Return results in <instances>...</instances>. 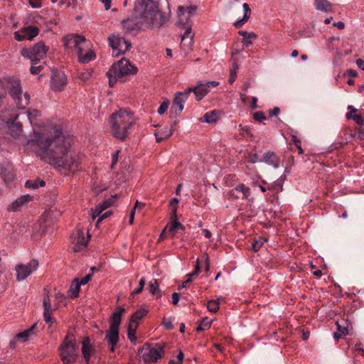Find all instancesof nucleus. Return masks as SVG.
I'll use <instances>...</instances> for the list:
<instances>
[{
	"instance_id": "obj_1",
	"label": "nucleus",
	"mask_w": 364,
	"mask_h": 364,
	"mask_svg": "<svg viewBox=\"0 0 364 364\" xmlns=\"http://www.w3.org/2000/svg\"><path fill=\"white\" fill-rule=\"evenodd\" d=\"M71 144L72 139L63 134L60 126H55L49 129L33 130L26 146L54 167L75 172L80 169L81 156L72 150Z\"/></svg>"
},
{
	"instance_id": "obj_2",
	"label": "nucleus",
	"mask_w": 364,
	"mask_h": 364,
	"mask_svg": "<svg viewBox=\"0 0 364 364\" xmlns=\"http://www.w3.org/2000/svg\"><path fill=\"white\" fill-rule=\"evenodd\" d=\"M166 17L154 0H137L134 4V16L122 22L127 33H137L143 29L161 26Z\"/></svg>"
},
{
	"instance_id": "obj_3",
	"label": "nucleus",
	"mask_w": 364,
	"mask_h": 364,
	"mask_svg": "<svg viewBox=\"0 0 364 364\" xmlns=\"http://www.w3.org/2000/svg\"><path fill=\"white\" fill-rule=\"evenodd\" d=\"M109 122L113 136L124 140L127 136L128 130L134 124V119L131 112L120 109L111 115Z\"/></svg>"
},
{
	"instance_id": "obj_4",
	"label": "nucleus",
	"mask_w": 364,
	"mask_h": 364,
	"mask_svg": "<svg viewBox=\"0 0 364 364\" xmlns=\"http://www.w3.org/2000/svg\"><path fill=\"white\" fill-rule=\"evenodd\" d=\"M64 46L65 48L74 47L77 50V54L80 62L82 63H87L91 60L95 59L96 55L95 52L89 49L85 53L82 44L86 43V38L81 35L70 34L63 38Z\"/></svg>"
},
{
	"instance_id": "obj_5",
	"label": "nucleus",
	"mask_w": 364,
	"mask_h": 364,
	"mask_svg": "<svg viewBox=\"0 0 364 364\" xmlns=\"http://www.w3.org/2000/svg\"><path fill=\"white\" fill-rule=\"evenodd\" d=\"M137 68L131 62L126 59L122 58L117 63L113 64L107 73L109 78V85L110 87L114 86L115 82L123 77L135 74Z\"/></svg>"
},
{
	"instance_id": "obj_6",
	"label": "nucleus",
	"mask_w": 364,
	"mask_h": 364,
	"mask_svg": "<svg viewBox=\"0 0 364 364\" xmlns=\"http://www.w3.org/2000/svg\"><path fill=\"white\" fill-rule=\"evenodd\" d=\"M125 312L124 308H119L113 313L110 319L109 328L105 335V340L109 346L110 350L114 352L119 342V329L122 321V316Z\"/></svg>"
},
{
	"instance_id": "obj_7",
	"label": "nucleus",
	"mask_w": 364,
	"mask_h": 364,
	"mask_svg": "<svg viewBox=\"0 0 364 364\" xmlns=\"http://www.w3.org/2000/svg\"><path fill=\"white\" fill-rule=\"evenodd\" d=\"M8 90L18 109H25L30 103V95L28 92L23 94L20 80L13 77H9Z\"/></svg>"
},
{
	"instance_id": "obj_8",
	"label": "nucleus",
	"mask_w": 364,
	"mask_h": 364,
	"mask_svg": "<svg viewBox=\"0 0 364 364\" xmlns=\"http://www.w3.org/2000/svg\"><path fill=\"white\" fill-rule=\"evenodd\" d=\"M60 356L63 364H70L77 359V353L75 338L71 332H68L59 347Z\"/></svg>"
},
{
	"instance_id": "obj_9",
	"label": "nucleus",
	"mask_w": 364,
	"mask_h": 364,
	"mask_svg": "<svg viewBox=\"0 0 364 364\" xmlns=\"http://www.w3.org/2000/svg\"><path fill=\"white\" fill-rule=\"evenodd\" d=\"M48 50V48L44 43L40 41L30 48H23L21 50V54L23 57L29 58L32 64H36L43 58Z\"/></svg>"
},
{
	"instance_id": "obj_10",
	"label": "nucleus",
	"mask_w": 364,
	"mask_h": 364,
	"mask_svg": "<svg viewBox=\"0 0 364 364\" xmlns=\"http://www.w3.org/2000/svg\"><path fill=\"white\" fill-rule=\"evenodd\" d=\"M109 43L113 49V55L115 57L124 54L132 47L130 41L114 34L109 37Z\"/></svg>"
},
{
	"instance_id": "obj_11",
	"label": "nucleus",
	"mask_w": 364,
	"mask_h": 364,
	"mask_svg": "<svg viewBox=\"0 0 364 364\" xmlns=\"http://www.w3.org/2000/svg\"><path fill=\"white\" fill-rule=\"evenodd\" d=\"M38 267V261L36 259H31L27 264H18L15 267L16 272V280L23 282L33 272L37 270Z\"/></svg>"
},
{
	"instance_id": "obj_12",
	"label": "nucleus",
	"mask_w": 364,
	"mask_h": 364,
	"mask_svg": "<svg viewBox=\"0 0 364 364\" xmlns=\"http://www.w3.org/2000/svg\"><path fill=\"white\" fill-rule=\"evenodd\" d=\"M67 84V77L64 72L55 69L52 70L50 82V88L54 91H61Z\"/></svg>"
},
{
	"instance_id": "obj_13",
	"label": "nucleus",
	"mask_w": 364,
	"mask_h": 364,
	"mask_svg": "<svg viewBox=\"0 0 364 364\" xmlns=\"http://www.w3.org/2000/svg\"><path fill=\"white\" fill-rule=\"evenodd\" d=\"M197 9L198 7L196 6H179L178 8L179 18L178 23L181 25L188 23L189 21V16L194 14Z\"/></svg>"
},
{
	"instance_id": "obj_14",
	"label": "nucleus",
	"mask_w": 364,
	"mask_h": 364,
	"mask_svg": "<svg viewBox=\"0 0 364 364\" xmlns=\"http://www.w3.org/2000/svg\"><path fill=\"white\" fill-rule=\"evenodd\" d=\"M185 31L181 36V45L182 48L187 50H191L193 44L194 34L192 33L191 24L186 23L183 25Z\"/></svg>"
},
{
	"instance_id": "obj_15",
	"label": "nucleus",
	"mask_w": 364,
	"mask_h": 364,
	"mask_svg": "<svg viewBox=\"0 0 364 364\" xmlns=\"http://www.w3.org/2000/svg\"><path fill=\"white\" fill-rule=\"evenodd\" d=\"M186 100V97L181 96V93H176L171 107V111L174 114L175 117H177L181 113Z\"/></svg>"
},
{
	"instance_id": "obj_16",
	"label": "nucleus",
	"mask_w": 364,
	"mask_h": 364,
	"mask_svg": "<svg viewBox=\"0 0 364 364\" xmlns=\"http://www.w3.org/2000/svg\"><path fill=\"white\" fill-rule=\"evenodd\" d=\"M163 353V347L160 345H156L154 347L149 348L144 355L149 361L156 363L161 357Z\"/></svg>"
},
{
	"instance_id": "obj_17",
	"label": "nucleus",
	"mask_w": 364,
	"mask_h": 364,
	"mask_svg": "<svg viewBox=\"0 0 364 364\" xmlns=\"http://www.w3.org/2000/svg\"><path fill=\"white\" fill-rule=\"evenodd\" d=\"M261 162H264L269 166H273L274 168H277L279 166L280 160L274 152L267 151L262 156V159H260Z\"/></svg>"
},
{
	"instance_id": "obj_18",
	"label": "nucleus",
	"mask_w": 364,
	"mask_h": 364,
	"mask_svg": "<svg viewBox=\"0 0 364 364\" xmlns=\"http://www.w3.org/2000/svg\"><path fill=\"white\" fill-rule=\"evenodd\" d=\"M87 242L88 239L85 238L84 232L82 230H78L76 237L75 238L73 251L79 252L84 250L86 247Z\"/></svg>"
},
{
	"instance_id": "obj_19",
	"label": "nucleus",
	"mask_w": 364,
	"mask_h": 364,
	"mask_svg": "<svg viewBox=\"0 0 364 364\" xmlns=\"http://www.w3.org/2000/svg\"><path fill=\"white\" fill-rule=\"evenodd\" d=\"M43 305L44 320L47 323H52L53 322V318L52 317V308L50 300L48 295L44 296Z\"/></svg>"
},
{
	"instance_id": "obj_20",
	"label": "nucleus",
	"mask_w": 364,
	"mask_h": 364,
	"mask_svg": "<svg viewBox=\"0 0 364 364\" xmlns=\"http://www.w3.org/2000/svg\"><path fill=\"white\" fill-rule=\"evenodd\" d=\"M31 199V197L30 195H24L21 196L20 198L15 200L14 202H12L7 208V210L11 211H18L21 209V208L28 203Z\"/></svg>"
},
{
	"instance_id": "obj_21",
	"label": "nucleus",
	"mask_w": 364,
	"mask_h": 364,
	"mask_svg": "<svg viewBox=\"0 0 364 364\" xmlns=\"http://www.w3.org/2000/svg\"><path fill=\"white\" fill-rule=\"evenodd\" d=\"M113 203H114V200L112 198H107V199L105 200L103 202L99 203L96 206V208L94 210H92V218L95 219L97 217H98L103 210H105V209L110 207Z\"/></svg>"
},
{
	"instance_id": "obj_22",
	"label": "nucleus",
	"mask_w": 364,
	"mask_h": 364,
	"mask_svg": "<svg viewBox=\"0 0 364 364\" xmlns=\"http://www.w3.org/2000/svg\"><path fill=\"white\" fill-rule=\"evenodd\" d=\"M243 9V16L242 18H238L233 23L235 28H241L250 18L251 14V9L247 3H244L242 5Z\"/></svg>"
},
{
	"instance_id": "obj_23",
	"label": "nucleus",
	"mask_w": 364,
	"mask_h": 364,
	"mask_svg": "<svg viewBox=\"0 0 364 364\" xmlns=\"http://www.w3.org/2000/svg\"><path fill=\"white\" fill-rule=\"evenodd\" d=\"M183 229V226L178 221L176 215V207L173 208V213L171 216V226L169 228V232L172 235H175L178 229Z\"/></svg>"
},
{
	"instance_id": "obj_24",
	"label": "nucleus",
	"mask_w": 364,
	"mask_h": 364,
	"mask_svg": "<svg viewBox=\"0 0 364 364\" xmlns=\"http://www.w3.org/2000/svg\"><path fill=\"white\" fill-rule=\"evenodd\" d=\"M0 174L6 184L14 179V174L9 163L0 167Z\"/></svg>"
},
{
	"instance_id": "obj_25",
	"label": "nucleus",
	"mask_w": 364,
	"mask_h": 364,
	"mask_svg": "<svg viewBox=\"0 0 364 364\" xmlns=\"http://www.w3.org/2000/svg\"><path fill=\"white\" fill-rule=\"evenodd\" d=\"M238 33L240 36L243 37L242 43L246 47L251 46L252 44V40H255L257 38V35L254 32L240 31Z\"/></svg>"
},
{
	"instance_id": "obj_26",
	"label": "nucleus",
	"mask_w": 364,
	"mask_h": 364,
	"mask_svg": "<svg viewBox=\"0 0 364 364\" xmlns=\"http://www.w3.org/2000/svg\"><path fill=\"white\" fill-rule=\"evenodd\" d=\"M80 283H79V279L75 278L73 282L71 283L69 290L68 291V296L75 299L77 298L79 295V291L80 289Z\"/></svg>"
},
{
	"instance_id": "obj_27",
	"label": "nucleus",
	"mask_w": 364,
	"mask_h": 364,
	"mask_svg": "<svg viewBox=\"0 0 364 364\" xmlns=\"http://www.w3.org/2000/svg\"><path fill=\"white\" fill-rule=\"evenodd\" d=\"M220 113V111L218 110H212L210 112H206L203 119H200V120L201 122H205L208 124H214L215 123L218 119H219V114Z\"/></svg>"
},
{
	"instance_id": "obj_28",
	"label": "nucleus",
	"mask_w": 364,
	"mask_h": 364,
	"mask_svg": "<svg viewBox=\"0 0 364 364\" xmlns=\"http://www.w3.org/2000/svg\"><path fill=\"white\" fill-rule=\"evenodd\" d=\"M91 344L88 337L85 338L82 343V354L86 361H88L91 356Z\"/></svg>"
},
{
	"instance_id": "obj_29",
	"label": "nucleus",
	"mask_w": 364,
	"mask_h": 364,
	"mask_svg": "<svg viewBox=\"0 0 364 364\" xmlns=\"http://www.w3.org/2000/svg\"><path fill=\"white\" fill-rule=\"evenodd\" d=\"M196 99L198 101L202 100L208 92L209 90L204 83L194 87Z\"/></svg>"
},
{
	"instance_id": "obj_30",
	"label": "nucleus",
	"mask_w": 364,
	"mask_h": 364,
	"mask_svg": "<svg viewBox=\"0 0 364 364\" xmlns=\"http://www.w3.org/2000/svg\"><path fill=\"white\" fill-rule=\"evenodd\" d=\"M235 192H241L244 198H247L250 195V188L242 183L238 184L235 187L234 189L230 191L229 193V196L230 198L233 197L235 196Z\"/></svg>"
},
{
	"instance_id": "obj_31",
	"label": "nucleus",
	"mask_w": 364,
	"mask_h": 364,
	"mask_svg": "<svg viewBox=\"0 0 364 364\" xmlns=\"http://www.w3.org/2000/svg\"><path fill=\"white\" fill-rule=\"evenodd\" d=\"M23 36L26 40H32L33 38L38 35V28L36 26H27L22 29Z\"/></svg>"
},
{
	"instance_id": "obj_32",
	"label": "nucleus",
	"mask_w": 364,
	"mask_h": 364,
	"mask_svg": "<svg viewBox=\"0 0 364 364\" xmlns=\"http://www.w3.org/2000/svg\"><path fill=\"white\" fill-rule=\"evenodd\" d=\"M22 125L19 122L13 123L9 127V133L14 138H18L22 133Z\"/></svg>"
},
{
	"instance_id": "obj_33",
	"label": "nucleus",
	"mask_w": 364,
	"mask_h": 364,
	"mask_svg": "<svg viewBox=\"0 0 364 364\" xmlns=\"http://www.w3.org/2000/svg\"><path fill=\"white\" fill-rule=\"evenodd\" d=\"M139 323L137 322H129L127 330V336L132 343H135L136 337L135 336L136 329L138 328Z\"/></svg>"
},
{
	"instance_id": "obj_34",
	"label": "nucleus",
	"mask_w": 364,
	"mask_h": 364,
	"mask_svg": "<svg viewBox=\"0 0 364 364\" xmlns=\"http://www.w3.org/2000/svg\"><path fill=\"white\" fill-rule=\"evenodd\" d=\"M149 291L152 295L160 298L161 296V291L159 289V283L156 279H153L149 284Z\"/></svg>"
},
{
	"instance_id": "obj_35",
	"label": "nucleus",
	"mask_w": 364,
	"mask_h": 364,
	"mask_svg": "<svg viewBox=\"0 0 364 364\" xmlns=\"http://www.w3.org/2000/svg\"><path fill=\"white\" fill-rule=\"evenodd\" d=\"M314 6L316 9L324 12L330 10L331 4L327 0H315Z\"/></svg>"
},
{
	"instance_id": "obj_36",
	"label": "nucleus",
	"mask_w": 364,
	"mask_h": 364,
	"mask_svg": "<svg viewBox=\"0 0 364 364\" xmlns=\"http://www.w3.org/2000/svg\"><path fill=\"white\" fill-rule=\"evenodd\" d=\"M286 177L282 176L279 178L274 181L271 186L268 187V190H274L277 192L282 191L283 190V183Z\"/></svg>"
},
{
	"instance_id": "obj_37",
	"label": "nucleus",
	"mask_w": 364,
	"mask_h": 364,
	"mask_svg": "<svg viewBox=\"0 0 364 364\" xmlns=\"http://www.w3.org/2000/svg\"><path fill=\"white\" fill-rule=\"evenodd\" d=\"M148 311L144 309H140L134 312L130 318L129 322H139L146 314Z\"/></svg>"
},
{
	"instance_id": "obj_38",
	"label": "nucleus",
	"mask_w": 364,
	"mask_h": 364,
	"mask_svg": "<svg viewBox=\"0 0 364 364\" xmlns=\"http://www.w3.org/2000/svg\"><path fill=\"white\" fill-rule=\"evenodd\" d=\"M36 326V323L33 324L29 328H28L26 330H24L22 332L18 333L16 335V337L18 338H21L23 341H25L26 338H28V337H30V336H31L32 335L34 334L33 333V329L35 328Z\"/></svg>"
},
{
	"instance_id": "obj_39",
	"label": "nucleus",
	"mask_w": 364,
	"mask_h": 364,
	"mask_svg": "<svg viewBox=\"0 0 364 364\" xmlns=\"http://www.w3.org/2000/svg\"><path fill=\"white\" fill-rule=\"evenodd\" d=\"M211 323L212 321L210 320L208 317H205L200 321L198 326L196 328V331L200 332L205 329H208L210 328Z\"/></svg>"
},
{
	"instance_id": "obj_40",
	"label": "nucleus",
	"mask_w": 364,
	"mask_h": 364,
	"mask_svg": "<svg viewBox=\"0 0 364 364\" xmlns=\"http://www.w3.org/2000/svg\"><path fill=\"white\" fill-rule=\"evenodd\" d=\"M46 185L44 181L36 180V181H27L25 183L26 188L36 189L38 187H43Z\"/></svg>"
},
{
	"instance_id": "obj_41",
	"label": "nucleus",
	"mask_w": 364,
	"mask_h": 364,
	"mask_svg": "<svg viewBox=\"0 0 364 364\" xmlns=\"http://www.w3.org/2000/svg\"><path fill=\"white\" fill-rule=\"evenodd\" d=\"M267 241V238L264 237H259V239L256 240L252 245L251 249L255 252H258L262 246Z\"/></svg>"
},
{
	"instance_id": "obj_42",
	"label": "nucleus",
	"mask_w": 364,
	"mask_h": 364,
	"mask_svg": "<svg viewBox=\"0 0 364 364\" xmlns=\"http://www.w3.org/2000/svg\"><path fill=\"white\" fill-rule=\"evenodd\" d=\"M219 299L217 300H209L207 304L208 310L210 312L215 313L219 309Z\"/></svg>"
},
{
	"instance_id": "obj_43",
	"label": "nucleus",
	"mask_w": 364,
	"mask_h": 364,
	"mask_svg": "<svg viewBox=\"0 0 364 364\" xmlns=\"http://www.w3.org/2000/svg\"><path fill=\"white\" fill-rule=\"evenodd\" d=\"M40 116L41 112L38 109H32L27 112V117L31 124H33V120Z\"/></svg>"
},
{
	"instance_id": "obj_44",
	"label": "nucleus",
	"mask_w": 364,
	"mask_h": 364,
	"mask_svg": "<svg viewBox=\"0 0 364 364\" xmlns=\"http://www.w3.org/2000/svg\"><path fill=\"white\" fill-rule=\"evenodd\" d=\"M172 134H173V130L171 129H168L166 134H165L162 136L160 134V133L155 134L156 140L157 142H160V141L168 138L169 136H171L172 135Z\"/></svg>"
},
{
	"instance_id": "obj_45",
	"label": "nucleus",
	"mask_w": 364,
	"mask_h": 364,
	"mask_svg": "<svg viewBox=\"0 0 364 364\" xmlns=\"http://www.w3.org/2000/svg\"><path fill=\"white\" fill-rule=\"evenodd\" d=\"M162 325L167 330L173 329V318H171V317H169V318H164L163 321H162Z\"/></svg>"
},
{
	"instance_id": "obj_46",
	"label": "nucleus",
	"mask_w": 364,
	"mask_h": 364,
	"mask_svg": "<svg viewBox=\"0 0 364 364\" xmlns=\"http://www.w3.org/2000/svg\"><path fill=\"white\" fill-rule=\"evenodd\" d=\"M253 118L255 121L259 122L267 119L264 113L262 111L256 112L255 113H254Z\"/></svg>"
},
{
	"instance_id": "obj_47",
	"label": "nucleus",
	"mask_w": 364,
	"mask_h": 364,
	"mask_svg": "<svg viewBox=\"0 0 364 364\" xmlns=\"http://www.w3.org/2000/svg\"><path fill=\"white\" fill-rule=\"evenodd\" d=\"M145 283H146V280H145V278L142 277L139 282V286H138V288L136 289L132 293V295H135V294H138L139 293L141 292V291L143 290L144 289V287L145 285Z\"/></svg>"
},
{
	"instance_id": "obj_48",
	"label": "nucleus",
	"mask_w": 364,
	"mask_h": 364,
	"mask_svg": "<svg viewBox=\"0 0 364 364\" xmlns=\"http://www.w3.org/2000/svg\"><path fill=\"white\" fill-rule=\"evenodd\" d=\"M168 107V101L163 102L160 105V106L157 110L158 114H163L167 110Z\"/></svg>"
},
{
	"instance_id": "obj_49",
	"label": "nucleus",
	"mask_w": 364,
	"mask_h": 364,
	"mask_svg": "<svg viewBox=\"0 0 364 364\" xmlns=\"http://www.w3.org/2000/svg\"><path fill=\"white\" fill-rule=\"evenodd\" d=\"M120 151L117 150L114 151V153L112 156V164H111V168H113L114 166L117 164L118 159H119V154Z\"/></svg>"
},
{
	"instance_id": "obj_50",
	"label": "nucleus",
	"mask_w": 364,
	"mask_h": 364,
	"mask_svg": "<svg viewBox=\"0 0 364 364\" xmlns=\"http://www.w3.org/2000/svg\"><path fill=\"white\" fill-rule=\"evenodd\" d=\"M337 328L338 330V333H341L343 335H346L348 333V329L347 326H342L339 321L336 322Z\"/></svg>"
},
{
	"instance_id": "obj_51",
	"label": "nucleus",
	"mask_w": 364,
	"mask_h": 364,
	"mask_svg": "<svg viewBox=\"0 0 364 364\" xmlns=\"http://www.w3.org/2000/svg\"><path fill=\"white\" fill-rule=\"evenodd\" d=\"M178 93H181V96L186 97V100H188V95L191 92H193L195 94L194 87H188L184 92H177Z\"/></svg>"
},
{
	"instance_id": "obj_52",
	"label": "nucleus",
	"mask_w": 364,
	"mask_h": 364,
	"mask_svg": "<svg viewBox=\"0 0 364 364\" xmlns=\"http://www.w3.org/2000/svg\"><path fill=\"white\" fill-rule=\"evenodd\" d=\"M43 68V65H38V66L32 65L30 68V71H31V74L37 75L42 70Z\"/></svg>"
},
{
	"instance_id": "obj_53",
	"label": "nucleus",
	"mask_w": 364,
	"mask_h": 364,
	"mask_svg": "<svg viewBox=\"0 0 364 364\" xmlns=\"http://www.w3.org/2000/svg\"><path fill=\"white\" fill-rule=\"evenodd\" d=\"M14 37L16 40H17L18 41L26 40V38L23 36V33L21 29L14 33Z\"/></svg>"
},
{
	"instance_id": "obj_54",
	"label": "nucleus",
	"mask_w": 364,
	"mask_h": 364,
	"mask_svg": "<svg viewBox=\"0 0 364 364\" xmlns=\"http://www.w3.org/2000/svg\"><path fill=\"white\" fill-rule=\"evenodd\" d=\"M92 277V274H88L87 275L84 277L82 279H80V280L79 279V283H80V285H85L90 281Z\"/></svg>"
},
{
	"instance_id": "obj_55",
	"label": "nucleus",
	"mask_w": 364,
	"mask_h": 364,
	"mask_svg": "<svg viewBox=\"0 0 364 364\" xmlns=\"http://www.w3.org/2000/svg\"><path fill=\"white\" fill-rule=\"evenodd\" d=\"M348 109L350 110V112L346 113V117L348 119H352V117L353 116L352 113L355 112L357 109L353 105H349Z\"/></svg>"
},
{
	"instance_id": "obj_56",
	"label": "nucleus",
	"mask_w": 364,
	"mask_h": 364,
	"mask_svg": "<svg viewBox=\"0 0 364 364\" xmlns=\"http://www.w3.org/2000/svg\"><path fill=\"white\" fill-rule=\"evenodd\" d=\"M352 119L353 121H355L356 122V124H358L359 125L363 124V118L359 114H353V116L352 117Z\"/></svg>"
},
{
	"instance_id": "obj_57",
	"label": "nucleus",
	"mask_w": 364,
	"mask_h": 364,
	"mask_svg": "<svg viewBox=\"0 0 364 364\" xmlns=\"http://www.w3.org/2000/svg\"><path fill=\"white\" fill-rule=\"evenodd\" d=\"M180 299V296L177 292L172 294V302L174 305H177Z\"/></svg>"
},
{
	"instance_id": "obj_58",
	"label": "nucleus",
	"mask_w": 364,
	"mask_h": 364,
	"mask_svg": "<svg viewBox=\"0 0 364 364\" xmlns=\"http://www.w3.org/2000/svg\"><path fill=\"white\" fill-rule=\"evenodd\" d=\"M258 155L257 154H255L250 156L249 162L252 164H255L257 162H261L260 159H258Z\"/></svg>"
},
{
	"instance_id": "obj_59",
	"label": "nucleus",
	"mask_w": 364,
	"mask_h": 364,
	"mask_svg": "<svg viewBox=\"0 0 364 364\" xmlns=\"http://www.w3.org/2000/svg\"><path fill=\"white\" fill-rule=\"evenodd\" d=\"M104 4L105 10H109L112 6V0H100Z\"/></svg>"
},
{
	"instance_id": "obj_60",
	"label": "nucleus",
	"mask_w": 364,
	"mask_h": 364,
	"mask_svg": "<svg viewBox=\"0 0 364 364\" xmlns=\"http://www.w3.org/2000/svg\"><path fill=\"white\" fill-rule=\"evenodd\" d=\"M279 112H280L279 108L278 107H274L273 108V109H272L269 112V114L270 117L277 116L279 114Z\"/></svg>"
},
{
	"instance_id": "obj_61",
	"label": "nucleus",
	"mask_w": 364,
	"mask_h": 364,
	"mask_svg": "<svg viewBox=\"0 0 364 364\" xmlns=\"http://www.w3.org/2000/svg\"><path fill=\"white\" fill-rule=\"evenodd\" d=\"M250 107L253 109H255L257 108V97H252V100H251V103H250Z\"/></svg>"
},
{
	"instance_id": "obj_62",
	"label": "nucleus",
	"mask_w": 364,
	"mask_h": 364,
	"mask_svg": "<svg viewBox=\"0 0 364 364\" xmlns=\"http://www.w3.org/2000/svg\"><path fill=\"white\" fill-rule=\"evenodd\" d=\"M40 0H30V4L32 8H40L41 7V3L39 2Z\"/></svg>"
},
{
	"instance_id": "obj_63",
	"label": "nucleus",
	"mask_w": 364,
	"mask_h": 364,
	"mask_svg": "<svg viewBox=\"0 0 364 364\" xmlns=\"http://www.w3.org/2000/svg\"><path fill=\"white\" fill-rule=\"evenodd\" d=\"M109 215H110V212H106L104 214H102V215H100L97 220V224H99L100 223H101L105 218H107Z\"/></svg>"
},
{
	"instance_id": "obj_64",
	"label": "nucleus",
	"mask_w": 364,
	"mask_h": 364,
	"mask_svg": "<svg viewBox=\"0 0 364 364\" xmlns=\"http://www.w3.org/2000/svg\"><path fill=\"white\" fill-rule=\"evenodd\" d=\"M356 65L361 70H364V60L362 59H358L355 62Z\"/></svg>"
}]
</instances>
